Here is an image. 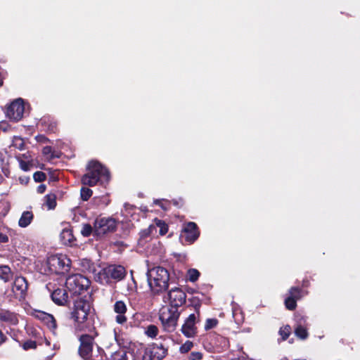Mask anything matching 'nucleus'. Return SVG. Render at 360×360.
<instances>
[{"mask_svg":"<svg viewBox=\"0 0 360 360\" xmlns=\"http://www.w3.org/2000/svg\"><path fill=\"white\" fill-rule=\"evenodd\" d=\"M27 286L25 278L18 276L14 280L12 290L16 297H22L27 290Z\"/></svg>","mask_w":360,"mask_h":360,"instance_id":"dca6fc26","label":"nucleus"},{"mask_svg":"<svg viewBox=\"0 0 360 360\" xmlns=\"http://www.w3.org/2000/svg\"><path fill=\"white\" fill-rule=\"evenodd\" d=\"M4 155L1 152H0V162H4Z\"/></svg>","mask_w":360,"mask_h":360,"instance_id":"3c124183","label":"nucleus"},{"mask_svg":"<svg viewBox=\"0 0 360 360\" xmlns=\"http://www.w3.org/2000/svg\"><path fill=\"white\" fill-rule=\"evenodd\" d=\"M46 190V186L44 184H41L37 187V191L39 193H43Z\"/></svg>","mask_w":360,"mask_h":360,"instance_id":"de8ad7c7","label":"nucleus"},{"mask_svg":"<svg viewBox=\"0 0 360 360\" xmlns=\"http://www.w3.org/2000/svg\"><path fill=\"white\" fill-rule=\"evenodd\" d=\"M112 360H126L127 352L124 349H120L112 354Z\"/></svg>","mask_w":360,"mask_h":360,"instance_id":"c85d7f7f","label":"nucleus"},{"mask_svg":"<svg viewBox=\"0 0 360 360\" xmlns=\"http://www.w3.org/2000/svg\"><path fill=\"white\" fill-rule=\"evenodd\" d=\"M156 228H160V235H165L168 231V227L167 225L162 220L160 219H155V224H154Z\"/></svg>","mask_w":360,"mask_h":360,"instance_id":"2f4dec72","label":"nucleus"},{"mask_svg":"<svg viewBox=\"0 0 360 360\" xmlns=\"http://www.w3.org/2000/svg\"><path fill=\"white\" fill-rule=\"evenodd\" d=\"M92 193H93L92 191L89 188L82 187L81 188V191H80L81 198L84 201L88 200L92 195Z\"/></svg>","mask_w":360,"mask_h":360,"instance_id":"72a5a7b5","label":"nucleus"},{"mask_svg":"<svg viewBox=\"0 0 360 360\" xmlns=\"http://www.w3.org/2000/svg\"><path fill=\"white\" fill-rule=\"evenodd\" d=\"M154 232H156V226L154 224H150L147 229L141 230L139 233V243L142 245L144 241L149 240Z\"/></svg>","mask_w":360,"mask_h":360,"instance_id":"412c9836","label":"nucleus"},{"mask_svg":"<svg viewBox=\"0 0 360 360\" xmlns=\"http://www.w3.org/2000/svg\"><path fill=\"white\" fill-rule=\"evenodd\" d=\"M117 227V221L112 217H98L94 223V234L101 237L112 232Z\"/></svg>","mask_w":360,"mask_h":360,"instance_id":"0eeeda50","label":"nucleus"},{"mask_svg":"<svg viewBox=\"0 0 360 360\" xmlns=\"http://www.w3.org/2000/svg\"><path fill=\"white\" fill-rule=\"evenodd\" d=\"M187 276L191 282H195L198 279L200 272L195 269H190L188 270Z\"/></svg>","mask_w":360,"mask_h":360,"instance_id":"c756f323","label":"nucleus"},{"mask_svg":"<svg viewBox=\"0 0 360 360\" xmlns=\"http://www.w3.org/2000/svg\"><path fill=\"white\" fill-rule=\"evenodd\" d=\"M51 299L56 304L63 306L68 302V295L65 289L57 288L51 293Z\"/></svg>","mask_w":360,"mask_h":360,"instance_id":"f3484780","label":"nucleus"},{"mask_svg":"<svg viewBox=\"0 0 360 360\" xmlns=\"http://www.w3.org/2000/svg\"><path fill=\"white\" fill-rule=\"evenodd\" d=\"M20 165L22 169L27 171L29 169V164L23 160H20Z\"/></svg>","mask_w":360,"mask_h":360,"instance_id":"a18cd8bd","label":"nucleus"},{"mask_svg":"<svg viewBox=\"0 0 360 360\" xmlns=\"http://www.w3.org/2000/svg\"><path fill=\"white\" fill-rule=\"evenodd\" d=\"M145 334L150 338H155L158 334V328L156 326L150 324L146 328Z\"/></svg>","mask_w":360,"mask_h":360,"instance_id":"bb28decb","label":"nucleus"},{"mask_svg":"<svg viewBox=\"0 0 360 360\" xmlns=\"http://www.w3.org/2000/svg\"><path fill=\"white\" fill-rule=\"evenodd\" d=\"M202 359V354L200 352H192L188 357V360H201Z\"/></svg>","mask_w":360,"mask_h":360,"instance_id":"37998d69","label":"nucleus"},{"mask_svg":"<svg viewBox=\"0 0 360 360\" xmlns=\"http://www.w3.org/2000/svg\"><path fill=\"white\" fill-rule=\"evenodd\" d=\"M0 321L15 325L18 323V318L14 313L0 309Z\"/></svg>","mask_w":360,"mask_h":360,"instance_id":"a211bd4d","label":"nucleus"},{"mask_svg":"<svg viewBox=\"0 0 360 360\" xmlns=\"http://www.w3.org/2000/svg\"><path fill=\"white\" fill-rule=\"evenodd\" d=\"M3 179H4V178H3L2 175L0 174V184L3 181Z\"/></svg>","mask_w":360,"mask_h":360,"instance_id":"603ef678","label":"nucleus"},{"mask_svg":"<svg viewBox=\"0 0 360 360\" xmlns=\"http://www.w3.org/2000/svg\"><path fill=\"white\" fill-rule=\"evenodd\" d=\"M60 240L63 243L67 245L72 243L74 239L72 231L70 229L65 228L60 233Z\"/></svg>","mask_w":360,"mask_h":360,"instance_id":"5701e85b","label":"nucleus"},{"mask_svg":"<svg viewBox=\"0 0 360 360\" xmlns=\"http://www.w3.org/2000/svg\"><path fill=\"white\" fill-rule=\"evenodd\" d=\"M90 285V281L81 274H73L66 278L65 287L72 294H81Z\"/></svg>","mask_w":360,"mask_h":360,"instance_id":"423d86ee","label":"nucleus"},{"mask_svg":"<svg viewBox=\"0 0 360 360\" xmlns=\"http://www.w3.org/2000/svg\"><path fill=\"white\" fill-rule=\"evenodd\" d=\"M5 339H6L5 335L0 330V345H1L5 341Z\"/></svg>","mask_w":360,"mask_h":360,"instance_id":"09e8293b","label":"nucleus"},{"mask_svg":"<svg viewBox=\"0 0 360 360\" xmlns=\"http://www.w3.org/2000/svg\"><path fill=\"white\" fill-rule=\"evenodd\" d=\"M45 342L46 345H50V342L49 340H46Z\"/></svg>","mask_w":360,"mask_h":360,"instance_id":"864d4df0","label":"nucleus"},{"mask_svg":"<svg viewBox=\"0 0 360 360\" xmlns=\"http://www.w3.org/2000/svg\"><path fill=\"white\" fill-rule=\"evenodd\" d=\"M200 312L190 314L181 327L182 333L187 338L194 337L197 333L196 323L199 321Z\"/></svg>","mask_w":360,"mask_h":360,"instance_id":"9d476101","label":"nucleus"},{"mask_svg":"<svg viewBox=\"0 0 360 360\" xmlns=\"http://www.w3.org/2000/svg\"><path fill=\"white\" fill-rule=\"evenodd\" d=\"M11 146L15 148H17L20 150H22L24 149L25 143L22 138L19 136H15L13 139Z\"/></svg>","mask_w":360,"mask_h":360,"instance_id":"cd10ccee","label":"nucleus"},{"mask_svg":"<svg viewBox=\"0 0 360 360\" xmlns=\"http://www.w3.org/2000/svg\"><path fill=\"white\" fill-rule=\"evenodd\" d=\"M165 298L169 302V307L178 309L186 302V295L181 288H174L169 290Z\"/></svg>","mask_w":360,"mask_h":360,"instance_id":"9b49d317","label":"nucleus"},{"mask_svg":"<svg viewBox=\"0 0 360 360\" xmlns=\"http://www.w3.org/2000/svg\"><path fill=\"white\" fill-rule=\"evenodd\" d=\"M199 231L197 225L194 222H188L186 224L182 229L180 238L181 242L193 243L199 237Z\"/></svg>","mask_w":360,"mask_h":360,"instance_id":"ddd939ff","label":"nucleus"},{"mask_svg":"<svg viewBox=\"0 0 360 360\" xmlns=\"http://www.w3.org/2000/svg\"><path fill=\"white\" fill-rule=\"evenodd\" d=\"M34 219V214L30 211H25L22 213L18 221V226L21 228L28 226Z\"/></svg>","mask_w":360,"mask_h":360,"instance_id":"aec40b11","label":"nucleus"},{"mask_svg":"<svg viewBox=\"0 0 360 360\" xmlns=\"http://www.w3.org/2000/svg\"><path fill=\"white\" fill-rule=\"evenodd\" d=\"M94 202L97 205H103L106 206L109 203V199L107 196L96 197L94 198Z\"/></svg>","mask_w":360,"mask_h":360,"instance_id":"58836bf2","label":"nucleus"},{"mask_svg":"<svg viewBox=\"0 0 360 360\" xmlns=\"http://www.w3.org/2000/svg\"><path fill=\"white\" fill-rule=\"evenodd\" d=\"M8 241V237L7 235L0 233V243H7Z\"/></svg>","mask_w":360,"mask_h":360,"instance_id":"49530a36","label":"nucleus"},{"mask_svg":"<svg viewBox=\"0 0 360 360\" xmlns=\"http://www.w3.org/2000/svg\"><path fill=\"white\" fill-rule=\"evenodd\" d=\"M109 179L108 170L99 162L91 161L87 167V172L82 178V183L84 186H94L98 183H108Z\"/></svg>","mask_w":360,"mask_h":360,"instance_id":"f257e3e1","label":"nucleus"},{"mask_svg":"<svg viewBox=\"0 0 360 360\" xmlns=\"http://www.w3.org/2000/svg\"><path fill=\"white\" fill-rule=\"evenodd\" d=\"M36 347H37L36 342L34 340H31L25 342L22 345V348L25 350H28L30 349H36Z\"/></svg>","mask_w":360,"mask_h":360,"instance_id":"a19ab883","label":"nucleus"},{"mask_svg":"<svg viewBox=\"0 0 360 360\" xmlns=\"http://www.w3.org/2000/svg\"><path fill=\"white\" fill-rule=\"evenodd\" d=\"M167 354V349L161 346L153 347L151 350V356L153 360H160L163 359Z\"/></svg>","mask_w":360,"mask_h":360,"instance_id":"4be33fe9","label":"nucleus"},{"mask_svg":"<svg viewBox=\"0 0 360 360\" xmlns=\"http://www.w3.org/2000/svg\"><path fill=\"white\" fill-rule=\"evenodd\" d=\"M46 263L50 273L60 274L69 271L71 261L65 255L57 254L49 257Z\"/></svg>","mask_w":360,"mask_h":360,"instance_id":"20e7f679","label":"nucleus"},{"mask_svg":"<svg viewBox=\"0 0 360 360\" xmlns=\"http://www.w3.org/2000/svg\"><path fill=\"white\" fill-rule=\"evenodd\" d=\"M96 335V333H94V334H86L80 336L79 352L82 358L89 359L90 357L94 345V339Z\"/></svg>","mask_w":360,"mask_h":360,"instance_id":"f8f14e48","label":"nucleus"},{"mask_svg":"<svg viewBox=\"0 0 360 360\" xmlns=\"http://www.w3.org/2000/svg\"><path fill=\"white\" fill-rule=\"evenodd\" d=\"M43 322L53 332L57 328L56 319L53 316L50 314H46Z\"/></svg>","mask_w":360,"mask_h":360,"instance_id":"393cba45","label":"nucleus"},{"mask_svg":"<svg viewBox=\"0 0 360 360\" xmlns=\"http://www.w3.org/2000/svg\"><path fill=\"white\" fill-rule=\"evenodd\" d=\"M291 328L290 326L281 327L279 330V335L281 336L283 340H285L290 335Z\"/></svg>","mask_w":360,"mask_h":360,"instance_id":"f704fd0d","label":"nucleus"},{"mask_svg":"<svg viewBox=\"0 0 360 360\" xmlns=\"http://www.w3.org/2000/svg\"><path fill=\"white\" fill-rule=\"evenodd\" d=\"M42 153L46 155L49 159L52 160L58 158V155L55 153V151L51 146H45L42 150Z\"/></svg>","mask_w":360,"mask_h":360,"instance_id":"7c9ffc66","label":"nucleus"},{"mask_svg":"<svg viewBox=\"0 0 360 360\" xmlns=\"http://www.w3.org/2000/svg\"><path fill=\"white\" fill-rule=\"evenodd\" d=\"M127 291L128 295H134L136 292V285L134 278H131V281L127 283Z\"/></svg>","mask_w":360,"mask_h":360,"instance_id":"4c0bfd02","label":"nucleus"},{"mask_svg":"<svg viewBox=\"0 0 360 360\" xmlns=\"http://www.w3.org/2000/svg\"><path fill=\"white\" fill-rule=\"evenodd\" d=\"M114 311L117 314L115 321L119 324H124L127 319L125 316L127 308L126 304L121 300L117 301L113 306Z\"/></svg>","mask_w":360,"mask_h":360,"instance_id":"2eb2a0df","label":"nucleus"},{"mask_svg":"<svg viewBox=\"0 0 360 360\" xmlns=\"http://www.w3.org/2000/svg\"><path fill=\"white\" fill-rule=\"evenodd\" d=\"M24 111V101L22 98H18L13 101L8 107L6 116L9 120L18 122L22 117Z\"/></svg>","mask_w":360,"mask_h":360,"instance_id":"1a4fd4ad","label":"nucleus"},{"mask_svg":"<svg viewBox=\"0 0 360 360\" xmlns=\"http://www.w3.org/2000/svg\"><path fill=\"white\" fill-rule=\"evenodd\" d=\"M46 314L47 313L42 311H37L35 313V316L43 321Z\"/></svg>","mask_w":360,"mask_h":360,"instance_id":"c03bdc74","label":"nucleus"},{"mask_svg":"<svg viewBox=\"0 0 360 360\" xmlns=\"http://www.w3.org/2000/svg\"><path fill=\"white\" fill-rule=\"evenodd\" d=\"M44 205L47 207L49 210L54 209L56 205V198L54 194H47L44 197Z\"/></svg>","mask_w":360,"mask_h":360,"instance_id":"b1692460","label":"nucleus"},{"mask_svg":"<svg viewBox=\"0 0 360 360\" xmlns=\"http://www.w3.org/2000/svg\"><path fill=\"white\" fill-rule=\"evenodd\" d=\"M193 347V342L190 341V340H187L184 344H183L181 347H180V352L181 353H187L188 352H189Z\"/></svg>","mask_w":360,"mask_h":360,"instance_id":"ea45409f","label":"nucleus"},{"mask_svg":"<svg viewBox=\"0 0 360 360\" xmlns=\"http://www.w3.org/2000/svg\"><path fill=\"white\" fill-rule=\"evenodd\" d=\"M81 233L84 237H89L94 233V227L89 224H84L81 229Z\"/></svg>","mask_w":360,"mask_h":360,"instance_id":"473e14b6","label":"nucleus"},{"mask_svg":"<svg viewBox=\"0 0 360 360\" xmlns=\"http://www.w3.org/2000/svg\"><path fill=\"white\" fill-rule=\"evenodd\" d=\"M180 312L177 308L164 307L160 311L159 319L162 325L163 329L172 333L175 330Z\"/></svg>","mask_w":360,"mask_h":360,"instance_id":"7ed1b4c3","label":"nucleus"},{"mask_svg":"<svg viewBox=\"0 0 360 360\" xmlns=\"http://www.w3.org/2000/svg\"><path fill=\"white\" fill-rule=\"evenodd\" d=\"M302 296V291L301 289L296 287L291 288L285 299L286 308L289 310L295 309L297 307V301Z\"/></svg>","mask_w":360,"mask_h":360,"instance_id":"4468645a","label":"nucleus"},{"mask_svg":"<svg viewBox=\"0 0 360 360\" xmlns=\"http://www.w3.org/2000/svg\"><path fill=\"white\" fill-rule=\"evenodd\" d=\"M218 320L216 319H207L205 324V330H209L217 326Z\"/></svg>","mask_w":360,"mask_h":360,"instance_id":"e433bc0d","label":"nucleus"},{"mask_svg":"<svg viewBox=\"0 0 360 360\" xmlns=\"http://www.w3.org/2000/svg\"><path fill=\"white\" fill-rule=\"evenodd\" d=\"M125 269L120 265H110L102 269L97 274V280L102 284H108L110 281H120L125 276Z\"/></svg>","mask_w":360,"mask_h":360,"instance_id":"39448f33","label":"nucleus"},{"mask_svg":"<svg viewBox=\"0 0 360 360\" xmlns=\"http://www.w3.org/2000/svg\"><path fill=\"white\" fill-rule=\"evenodd\" d=\"M153 203L155 205H159L164 210H168L169 207V202L165 199H156L154 200Z\"/></svg>","mask_w":360,"mask_h":360,"instance_id":"c9c22d12","label":"nucleus"},{"mask_svg":"<svg viewBox=\"0 0 360 360\" xmlns=\"http://www.w3.org/2000/svg\"><path fill=\"white\" fill-rule=\"evenodd\" d=\"M91 309L90 302L79 298L75 301L72 318L77 323H83L87 319Z\"/></svg>","mask_w":360,"mask_h":360,"instance_id":"6e6552de","label":"nucleus"},{"mask_svg":"<svg viewBox=\"0 0 360 360\" xmlns=\"http://www.w3.org/2000/svg\"><path fill=\"white\" fill-rule=\"evenodd\" d=\"M147 278L153 294H159L168 288L169 274L167 269L155 266L148 270Z\"/></svg>","mask_w":360,"mask_h":360,"instance_id":"f03ea898","label":"nucleus"},{"mask_svg":"<svg viewBox=\"0 0 360 360\" xmlns=\"http://www.w3.org/2000/svg\"><path fill=\"white\" fill-rule=\"evenodd\" d=\"M305 319L302 318L297 323L295 328V335L301 340H305L308 337V332L307 328L304 326L305 323Z\"/></svg>","mask_w":360,"mask_h":360,"instance_id":"6ab92c4d","label":"nucleus"},{"mask_svg":"<svg viewBox=\"0 0 360 360\" xmlns=\"http://www.w3.org/2000/svg\"><path fill=\"white\" fill-rule=\"evenodd\" d=\"M33 178L35 181L41 182L46 179V174L42 172H36L33 175Z\"/></svg>","mask_w":360,"mask_h":360,"instance_id":"79ce46f5","label":"nucleus"},{"mask_svg":"<svg viewBox=\"0 0 360 360\" xmlns=\"http://www.w3.org/2000/svg\"><path fill=\"white\" fill-rule=\"evenodd\" d=\"M11 277V271L8 266H0V278L8 282Z\"/></svg>","mask_w":360,"mask_h":360,"instance_id":"a878e982","label":"nucleus"},{"mask_svg":"<svg viewBox=\"0 0 360 360\" xmlns=\"http://www.w3.org/2000/svg\"><path fill=\"white\" fill-rule=\"evenodd\" d=\"M132 208H133V206L129 205V204H125L124 205L125 210H130V209H132Z\"/></svg>","mask_w":360,"mask_h":360,"instance_id":"8fccbe9b","label":"nucleus"}]
</instances>
